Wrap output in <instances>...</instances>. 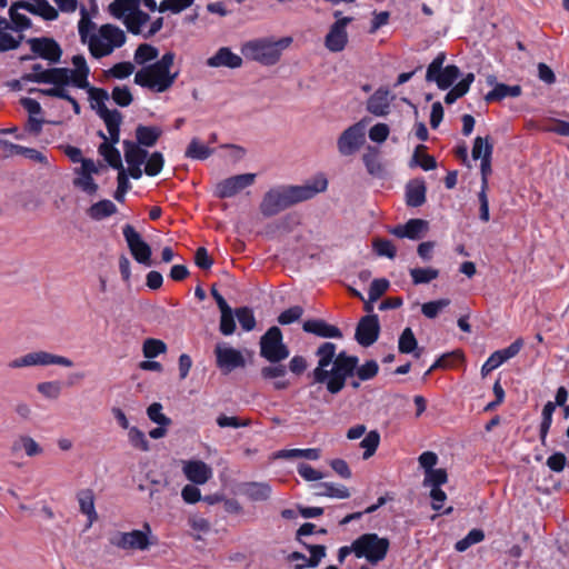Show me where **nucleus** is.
I'll return each mask as SVG.
<instances>
[{
    "instance_id": "nucleus-39",
    "label": "nucleus",
    "mask_w": 569,
    "mask_h": 569,
    "mask_svg": "<svg viewBox=\"0 0 569 569\" xmlns=\"http://www.w3.org/2000/svg\"><path fill=\"white\" fill-rule=\"evenodd\" d=\"M99 153L104 158L110 167L117 169L118 172L123 168L120 151L111 143L102 142L98 148Z\"/></svg>"
},
{
    "instance_id": "nucleus-34",
    "label": "nucleus",
    "mask_w": 569,
    "mask_h": 569,
    "mask_svg": "<svg viewBox=\"0 0 569 569\" xmlns=\"http://www.w3.org/2000/svg\"><path fill=\"white\" fill-rule=\"evenodd\" d=\"M100 37L114 48H120L126 42L124 32L117 26L107 23L100 27Z\"/></svg>"
},
{
    "instance_id": "nucleus-7",
    "label": "nucleus",
    "mask_w": 569,
    "mask_h": 569,
    "mask_svg": "<svg viewBox=\"0 0 569 569\" xmlns=\"http://www.w3.org/2000/svg\"><path fill=\"white\" fill-rule=\"evenodd\" d=\"M260 356L270 363H278L286 360L290 350L283 342L282 331L279 327H270L260 338Z\"/></svg>"
},
{
    "instance_id": "nucleus-58",
    "label": "nucleus",
    "mask_w": 569,
    "mask_h": 569,
    "mask_svg": "<svg viewBox=\"0 0 569 569\" xmlns=\"http://www.w3.org/2000/svg\"><path fill=\"white\" fill-rule=\"evenodd\" d=\"M493 152V146H487L486 152H483L480 171H481V189L488 188V177L491 174V156Z\"/></svg>"
},
{
    "instance_id": "nucleus-57",
    "label": "nucleus",
    "mask_w": 569,
    "mask_h": 569,
    "mask_svg": "<svg viewBox=\"0 0 569 569\" xmlns=\"http://www.w3.org/2000/svg\"><path fill=\"white\" fill-rule=\"evenodd\" d=\"M379 372V366L376 360H368L363 365H357L355 376L362 381L375 378Z\"/></svg>"
},
{
    "instance_id": "nucleus-27",
    "label": "nucleus",
    "mask_w": 569,
    "mask_h": 569,
    "mask_svg": "<svg viewBox=\"0 0 569 569\" xmlns=\"http://www.w3.org/2000/svg\"><path fill=\"white\" fill-rule=\"evenodd\" d=\"M161 134L162 130L159 127L139 124L136 128V143L141 147L151 148L158 142Z\"/></svg>"
},
{
    "instance_id": "nucleus-63",
    "label": "nucleus",
    "mask_w": 569,
    "mask_h": 569,
    "mask_svg": "<svg viewBox=\"0 0 569 569\" xmlns=\"http://www.w3.org/2000/svg\"><path fill=\"white\" fill-rule=\"evenodd\" d=\"M37 390L48 399H57L61 393V383L59 381L40 382Z\"/></svg>"
},
{
    "instance_id": "nucleus-16",
    "label": "nucleus",
    "mask_w": 569,
    "mask_h": 569,
    "mask_svg": "<svg viewBox=\"0 0 569 569\" xmlns=\"http://www.w3.org/2000/svg\"><path fill=\"white\" fill-rule=\"evenodd\" d=\"M393 97L386 88H379L367 100V110L376 117H385L390 112V103Z\"/></svg>"
},
{
    "instance_id": "nucleus-40",
    "label": "nucleus",
    "mask_w": 569,
    "mask_h": 569,
    "mask_svg": "<svg viewBox=\"0 0 569 569\" xmlns=\"http://www.w3.org/2000/svg\"><path fill=\"white\" fill-rule=\"evenodd\" d=\"M213 153V149L200 142L198 138H192L186 149L184 156L190 159L206 160Z\"/></svg>"
},
{
    "instance_id": "nucleus-9",
    "label": "nucleus",
    "mask_w": 569,
    "mask_h": 569,
    "mask_svg": "<svg viewBox=\"0 0 569 569\" xmlns=\"http://www.w3.org/2000/svg\"><path fill=\"white\" fill-rule=\"evenodd\" d=\"M59 365L63 367H72L73 362L66 357L49 353L47 351L30 352L26 356L14 359L9 363L10 368H22L29 366H49Z\"/></svg>"
},
{
    "instance_id": "nucleus-26",
    "label": "nucleus",
    "mask_w": 569,
    "mask_h": 569,
    "mask_svg": "<svg viewBox=\"0 0 569 569\" xmlns=\"http://www.w3.org/2000/svg\"><path fill=\"white\" fill-rule=\"evenodd\" d=\"M74 69L71 70L72 84L77 88H89L88 76L89 67L83 56L77 54L72 57Z\"/></svg>"
},
{
    "instance_id": "nucleus-2",
    "label": "nucleus",
    "mask_w": 569,
    "mask_h": 569,
    "mask_svg": "<svg viewBox=\"0 0 569 569\" xmlns=\"http://www.w3.org/2000/svg\"><path fill=\"white\" fill-rule=\"evenodd\" d=\"M327 184V180L322 179L312 186H279L271 188L263 194L259 210L264 218L277 216L281 211L325 191Z\"/></svg>"
},
{
    "instance_id": "nucleus-31",
    "label": "nucleus",
    "mask_w": 569,
    "mask_h": 569,
    "mask_svg": "<svg viewBox=\"0 0 569 569\" xmlns=\"http://www.w3.org/2000/svg\"><path fill=\"white\" fill-rule=\"evenodd\" d=\"M315 496L317 497H330L338 499H347L350 497V491L345 486H336L331 482H319L313 486Z\"/></svg>"
},
{
    "instance_id": "nucleus-5",
    "label": "nucleus",
    "mask_w": 569,
    "mask_h": 569,
    "mask_svg": "<svg viewBox=\"0 0 569 569\" xmlns=\"http://www.w3.org/2000/svg\"><path fill=\"white\" fill-rule=\"evenodd\" d=\"M109 545L123 551H146L156 545L157 539L152 535L149 522L142 525V529L131 531H114L108 538Z\"/></svg>"
},
{
    "instance_id": "nucleus-4",
    "label": "nucleus",
    "mask_w": 569,
    "mask_h": 569,
    "mask_svg": "<svg viewBox=\"0 0 569 569\" xmlns=\"http://www.w3.org/2000/svg\"><path fill=\"white\" fill-rule=\"evenodd\" d=\"M292 42V38L284 37L278 41L269 39H256L247 41L241 47V53L244 58L257 61L263 66L276 64L281 57L283 49L288 48Z\"/></svg>"
},
{
    "instance_id": "nucleus-45",
    "label": "nucleus",
    "mask_w": 569,
    "mask_h": 569,
    "mask_svg": "<svg viewBox=\"0 0 569 569\" xmlns=\"http://www.w3.org/2000/svg\"><path fill=\"white\" fill-rule=\"evenodd\" d=\"M20 3L21 1L13 2L9 9V16L13 23V29L18 31H22L31 27V20L27 16L18 12L19 9H22Z\"/></svg>"
},
{
    "instance_id": "nucleus-55",
    "label": "nucleus",
    "mask_w": 569,
    "mask_h": 569,
    "mask_svg": "<svg viewBox=\"0 0 569 569\" xmlns=\"http://www.w3.org/2000/svg\"><path fill=\"white\" fill-rule=\"evenodd\" d=\"M450 305V300L447 298L429 301L421 306L422 315L428 319H435L439 312Z\"/></svg>"
},
{
    "instance_id": "nucleus-33",
    "label": "nucleus",
    "mask_w": 569,
    "mask_h": 569,
    "mask_svg": "<svg viewBox=\"0 0 569 569\" xmlns=\"http://www.w3.org/2000/svg\"><path fill=\"white\" fill-rule=\"evenodd\" d=\"M149 20L150 16L140 10L139 7H136L134 10L127 13L122 21L129 32L132 34H139L141 32V27Z\"/></svg>"
},
{
    "instance_id": "nucleus-6",
    "label": "nucleus",
    "mask_w": 569,
    "mask_h": 569,
    "mask_svg": "<svg viewBox=\"0 0 569 569\" xmlns=\"http://www.w3.org/2000/svg\"><path fill=\"white\" fill-rule=\"evenodd\" d=\"M390 541L377 533H363L355 539V556L365 558L369 563L376 565L382 561L389 550Z\"/></svg>"
},
{
    "instance_id": "nucleus-30",
    "label": "nucleus",
    "mask_w": 569,
    "mask_h": 569,
    "mask_svg": "<svg viewBox=\"0 0 569 569\" xmlns=\"http://www.w3.org/2000/svg\"><path fill=\"white\" fill-rule=\"evenodd\" d=\"M521 92L522 89L519 84L509 86L505 83H496L493 89L486 94L485 100L487 102L500 101L507 97H519Z\"/></svg>"
},
{
    "instance_id": "nucleus-47",
    "label": "nucleus",
    "mask_w": 569,
    "mask_h": 569,
    "mask_svg": "<svg viewBox=\"0 0 569 569\" xmlns=\"http://www.w3.org/2000/svg\"><path fill=\"white\" fill-rule=\"evenodd\" d=\"M166 351L167 345L160 339L148 338L143 341L142 352L147 359H153Z\"/></svg>"
},
{
    "instance_id": "nucleus-28",
    "label": "nucleus",
    "mask_w": 569,
    "mask_h": 569,
    "mask_svg": "<svg viewBox=\"0 0 569 569\" xmlns=\"http://www.w3.org/2000/svg\"><path fill=\"white\" fill-rule=\"evenodd\" d=\"M80 511L88 517L90 527L97 519L98 515L94 508V495L91 489H83L77 493Z\"/></svg>"
},
{
    "instance_id": "nucleus-8",
    "label": "nucleus",
    "mask_w": 569,
    "mask_h": 569,
    "mask_svg": "<svg viewBox=\"0 0 569 569\" xmlns=\"http://www.w3.org/2000/svg\"><path fill=\"white\" fill-rule=\"evenodd\" d=\"M367 120L362 119L345 129L337 139L340 156L350 157L357 153L366 143Z\"/></svg>"
},
{
    "instance_id": "nucleus-14",
    "label": "nucleus",
    "mask_w": 569,
    "mask_h": 569,
    "mask_svg": "<svg viewBox=\"0 0 569 569\" xmlns=\"http://www.w3.org/2000/svg\"><path fill=\"white\" fill-rule=\"evenodd\" d=\"M217 366L224 372L229 373L237 368H243L246 360L242 353L231 347L217 345L214 349Z\"/></svg>"
},
{
    "instance_id": "nucleus-37",
    "label": "nucleus",
    "mask_w": 569,
    "mask_h": 569,
    "mask_svg": "<svg viewBox=\"0 0 569 569\" xmlns=\"http://www.w3.org/2000/svg\"><path fill=\"white\" fill-rule=\"evenodd\" d=\"M460 70L455 64L445 67L439 73L435 74V81L439 89L446 90L459 78Z\"/></svg>"
},
{
    "instance_id": "nucleus-59",
    "label": "nucleus",
    "mask_w": 569,
    "mask_h": 569,
    "mask_svg": "<svg viewBox=\"0 0 569 569\" xmlns=\"http://www.w3.org/2000/svg\"><path fill=\"white\" fill-rule=\"evenodd\" d=\"M148 418L159 426H170L171 419L162 413V405L160 402L151 403L147 409Z\"/></svg>"
},
{
    "instance_id": "nucleus-56",
    "label": "nucleus",
    "mask_w": 569,
    "mask_h": 569,
    "mask_svg": "<svg viewBox=\"0 0 569 569\" xmlns=\"http://www.w3.org/2000/svg\"><path fill=\"white\" fill-rule=\"evenodd\" d=\"M220 313L219 330L223 336H231L236 331L234 311L229 308Z\"/></svg>"
},
{
    "instance_id": "nucleus-53",
    "label": "nucleus",
    "mask_w": 569,
    "mask_h": 569,
    "mask_svg": "<svg viewBox=\"0 0 569 569\" xmlns=\"http://www.w3.org/2000/svg\"><path fill=\"white\" fill-rule=\"evenodd\" d=\"M302 545L309 550L310 558L308 559L307 563L298 565L297 569H301L305 566L311 568L317 567L321 559L326 557V547L322 545H308L306 542H302Z\"/></svg>"
},
{
    "instance_id": "nucleus-1",
    "label": "nucleus",
    "mask_w": 569,
    "mask_h": 569,
    "mask_svg": "<svg viewBox=\"0 0 569 569\" xmlns=\"http://www.w3.org/2000/svg\"><path fill=\"white\" fill-rule=\"evenodd\" d=\"M316 356L318 365L312 371L313 382L325 385L331 395L339 393L348 379L355 377L359 358L346 351L337 353V346L333 342L321 343Z\"/></svg>"
},
{
    "instance_id": "nucleus-12",
    "label": "nucleus",
    "mask_w": 569,
    "mask_h": 569,
    "mask_svg": "<svg viewBox=\"0 0 569 569\" xmlns=\"http://www.w3.org/2000/svg\"><path fill=\"white\" fill-rule=\"evenodd\" d=\"M380 323L377 315L362 317L356 328L355 339L362 347L372 346L379 338Z\"/></svg>"
},
{
    "instance_id": "nucleus-44",
    "label": "nucleus",
    "mask_w": 569,
    "mask_h": 569,
    "mask_svg": "<svg viewBox=\"0 0 569 569\" xmlns=\"http://www.w3.org/2000/svg\"><path fill=\"white\" fill-rule=\"evenodd\" d=\"M103 121L109 133L108 143H111L114 147L120 140V126L122 123V114L121 112H117Z\"/></svg>"
},
{
    "instance_id": "nucleus-50",
    "label": "nucleus",
    "mask_w": 569,
    "mask_h": 569,
    "mask_svg": "<svg viewBox=\"0 0 569 569\" xmlns=\"http://www.w3.org/2000/svg\"><path fill=\"white\" fill-rule=\"evenodd\" d=\"M234 316L237 317L241 328L244 331H251L256 328V318L253 311L249 307H240L234 310Z\"/></svg>"
},
{
    "instance_id": "nucleus-18",
    "label": "nucleus",
    "mask_w": 569,
    "mask_h": 569,
    "mask_svg": "<svg viewBox=\"0 0 569 569\" xmlns=\"http://www.w3.org/2000/svg\"><path fill=\"white\" fill-rule=\"evenodd\" d=\"M428 230V221L422 219H410L405 224L396 226L390 232L398 238L411 240L421 239Z\"/></svg>"
},
{
    "instance_id": "nucleus-38",
    "label": "nucleus",
    "mask_w": 569,
    "mask_h": 569,
    "mask_svg": "<svg viewBox=\"0 0 569 569\" xmlns=\"http://www.w3.org/2000/svg\"><path fill=\"white\" fill-rule=\"evenodd\" d=\"M320 457L321 450L318 448L282 449L276 453V458L281 459L305 458L309 460H318Z\"/></svg>"
},
{
    "instance_id": "nucleus-43",
    "label": "nucleus",
    "mask_w": 569,
    "mask_h": 569,
    "mask_svg": "<svg viewBox=\"0 0 569 569\" xmlns=\"http://www.w3.org/2000/svg\"><path fill=\"white\" fill-rule=\"evenodd\" d=\"M89 50L94 58H102L109 56L113 51V46L109 44L101 37L91 34L89 41Z\"/></svg>"
},
{
    "instance_id": "nucleus-25",
    "label": "nucleus",
    "mask_w": 569,
    "mask_h": 569,
    "mask_svg": "<svg viewBox=\"0 0 569 569\" xmlns=\"http://www.w3.org/2000/svg\"><path fill=\"white\" fill-rule=\"evenodd\" d=\"M23 10L40 16L44 20L52 21L58 18V11L48 2V0H33V2L21 1Z\"/></svg>"
},
{
    "instance_id": "nucleus-49",
    "label": "nucleus",
    "mask_w": 569,
    "mask_h": 569,
    "mask_svg": "<svg viewBox=\"0 0 569 569\" xmlns=\"http://www.w3.org/2000/svg\"><path fill=\"white\" fill-rule=\"evenodd\" d=\"M159 51L149 43H141L134 51V61L138 64H144L158 58Z\"/></svg>"
},
{
    "instance_id": "nucleus-19",
    "label": "nucleus",
    "mask_w": 569,
    "mask_h": 569,
    "mask_svg": "<svg viewBox=\"0 0 569 569\" xmlns=\"http://www.w3.org/2000/svg\"><path fill=\"white\" fill-rule=\"evenodd\" d=\"M182 470L187 479L196 485L206 483L212 476L211 468L201 460L186 461Z\"/></svg>"
},
{
    "instance_id": "nucleus-62",
    "label": "nucleus",
    "mask_w": 569,
    "mask_h": 569,
    "mask_svg": "<svg viewBox=\"0 0 569 569\" xmlns=\"http://www.w3.org/2000/svg\"><path fill=\"white\" fill-rule=\"evenodd\" d=\"M134 70V66L129 61L118 62L110 68L106 73L116 79H124L129 77Z\"/></svg>"
},
{
    "instance_id": "nucleus-41",
    "label": "nucleus",
    "mask_w": 569,
    "mask_h": 569,
    "mask_svg": "<svg viewBox=\"0 0 569 569\" xmlns=\"http://www.w3.org/2000/svg\"><path fill=\"white\" fill-rule=\"evenodd\" d=\"M412 283L415 286L427 284L439 277V270L436 268H411L409 270Z\"/></svg>"
},
{
    "instance_id": "nucleus-15",
    "label": "nucleus",
    "mask_w": 569,
    "mask_h": 569,
    "mask_svg": "<svg viewBox=\"0 0 569 569\" xmlns=\"http://www.w3.org/2000/svg\"><path fill=\"white\" fill-rule=\"evenodd\" d=\"M31 51L42 59L49 60L52 63L60 61L62 50L59 43L51 38H32L29 39Z\"/></svg>"
},
{
    "instance_id": "nucleus-52",
    "label": "nucleus",
    "mask_w": 569,
    "mask_h": 569,
    "mask_svg": "<svg viewBox=\"0 0 569 569\" xmlns=\"http://www.w3.org/2000/svg\"><path fill=\"white\" fill-rule=\"evenodd\" d=\"M144 173L150 177L159 174L163 168L164 159L161 152L154 151L146 159Z\"/></svg>"
},
{
    "instance_id": "nucleus-20",
    "label": "nucleus",
    "mask_w": 569,
    "mask_h": 569,
    "mask_svg": "<svg viewBox=\"0 0 569 569\" xmlns=\"http://www.w3.org/2000/svg\"><path fill=\"white\" fill-rule=\"evenodd\" d=\"M302 329L305 332L312 333L321 338H342L341 330L322 319H310L303 322Z\"/></svg>"
},
{
    "instance_id": "nucleus-46",
    "label": "nucleus",
    "mask_w": 569,
    "mask_h": 569,
    "mask_svg": "<svg viewBox=\"0 0 569 569\" xmlns=\"http://www.w3.org/2000/svg\"><path fill=\"white\" fill-rule=\"evenodd\" d=\"M557 405L552 401H548L542 409V419L540 423V440L541 443H546L547 435L549 432V429L551 427L552 422V415L556 410Z\"/></svg>"
},
{
    "instance_id": "nucleus-3",
    "label": "nucleus",
    "mask_w": 569,
    "mask_h": 569,
    "mask_svg": "<svg viewBox=\"0 0 569 569\" xmlns=\"http://www.w3.org/2000/svg\"><path fill=\"white\" fill-rule=\"evenodd\" d=\"M176 54L166 52L158 61L141 68L134 74V83L154 92L169 90L177 80L179 72H171Z\"/></svg>"
},
{
    "instance_id": "nucleus-11",
    "label": "nucleus",
    "mask_w": 569,
    "mask_h": 569,
    "mask_svg": "<svg viewBox=\"0 0 569 569\" xmlns=\"http://www.w3.org/2000/svg\"><path fill=\"white\" fill-rule=\"evenodd\" d=\"M256 173H242L229 177L216 184L214 194L219 199L234 197L241 190L254 183Z\"/></svg>"
},
{
    "instance_id": "nucleus-35",
    "label": "nucleus",
    "mask_w": 569,
    "mask_h": 569,
    "mask_svg": "<svg viewBox=\"0 0 569 569\" xmlns=\"http://www.w3.org/2000/svg\"><path fill=\"white\" fill-rule=\"evenodd\" d=\"M398 349L400 353H411L415 352V357L419 358L421 355V349H418V341L415 337L411 328H406L398 341Z\"/></svg>"
},
{
    "instance_id": "nucleus-61",
    "label": "nucleus",
    "mask_w": 569,
    "mask_h": 569,
    "mask_svg": "<svg viewBox=\"0 0 569 569\" xmlns=\"http://www.w3.org/2000/svg\"><path fill=\"white\" fill-rule=\"evenodd\" d=\"M194 0H162L159 4V11H171L179 13L193 4Z\"/></svg>"
},
{
    "instance_id": "nucleus-17",
    "label": "nucleus",
    "mask_w": 569,
    "mask_h": 569,
    "mask_svg": "<svg viewBox=\"0 0 569 569\" xmlns=\"http://www.w3.org/2000/svg\"><path fill=\"white\" fill-rule=\"evenodd\" d=\"M426 181L421 178H415L407 182L405 200L406 204L411 208H418L426 203L427 200Z\"/></svg>"
},
{
    "instance_id": "nucleus-54",
    "label": "nucleus",
    "mask_w": 569,
    "mask_h": 569,
    "mask_svg": "<svg viewBox=\"0 0 569 569\" xmlns=\"http://www.w3.org/2000/svg\"><path fill=\"white\" fill-rule=\"evenodd\" d=\"M139 7L137 3H131L130 0H114L109 4V12L116 18L123 20L129 11Z\"/></svg>"
},
{
    "instance_id": "nucleus-13",
    "label": "nucleus",
    "mask_w": 569,
    "mask_h": 569,
    "mask_svg": "<svg viewBox=\"0 0 569 569\" xmlns=\"http://www.w3.org/2000/svg\"><path fill=\"white\" fill-rule=\"evenodd\" d=\"M353 21V18H343L331 24L325 37V46L331 52L342 51L348 43L347 26Z\"/></svg>"
},
{
    "instance_id": "nucleus-32",
    "label": "nucleus",
    "mask_w": 569,
    "mask_h": 569,
    "mask_svg": "<svg viewBox=\"0 0 569 569\" xmlns=\"http://www.w3.org/2000/svg\"><path fill=\"white\" fill-rule=\"evenodd\" d=\"M124 159L128 164H143L149 152L134 141H123Z\"/></svg>"
},
{
    "instance_id": "nucleus-48",
    "label": "nucleus",
    "mask_w": 569,
    "mask_h": 569,
    "mask_svg": "<svg viewBox=\"0 0 569 569\" xmlns=\"http://www.w3.org/2000/svg\"><path fill=\"white\" fill-rule=\"evenodd\" d=\"M380 443V433L377 430L369 431L361 440L360 447L363 451V459H369L375 455Z\"/></svg>"
},
{
    "instance_id": "nucleus-64",
    "label": "nucleus",
    "mask_w": 569,
    "mask_h": 569,
    "mask_svg": "<svg viewBox=\"0 0 569 569\" xmlns=\"http://www.w3.org/2000/svg\"><path fill=\"white\" fill-rule=\"evenodd\" d=\"M373 249L378 256L388 257L389 259H393L397 254L396 247L388 239H376L373 241Z\"/></svg>"
},
{
    "instance_id": "nucleus-23",
    "label": "nucleus",
    "mask_w": 569,
    "mask_h": 569,
    "mask_svg": "<svg viewBox=\"0 0 569 569\" xmlns=\"http://www.w3.org/2000/svg\"><path fill=\"white\" fill-rule=\"evenodd\" d=\"M36 83H50L53 86H66L72 83L71 69L50 68L36 77Z\"/></svg>"
},
{
    "instance_id": "nucleus-21",
    "label": "nucleus",
    "mask_w": 569,
    "mask_h": 569,
    "mask_svg": "<svg viewBox=\"0 0 569 569\" xmlns=\"http://www.w3.org/2000/svg\"><path fill=\"white\" fill-rule=\"evenodd\" d=\"M207 66L211 68L227 67L237 69L242 66V58L233 53L230 48L221 47L218 51L207 60Z\"/></svg>"
},
{
    "instance_id": "nucleus-60",
    "label": "nucleus",
    "mask_w": 569,
    "mask_h": 569,
    "mask_svg": "<svg viewBox=\"0 0 569 569\" xmlns=\"http://www.w3.org/2000/svg\"><path fill=\"white\" fill-rule=\"evenodd\" d=\"M448 481L447 471L442 468L435 469L426 473L423 485L431 488H440V486L445 485Z\"/></svg>"
},
{
    "instance_id": "nucleus-51",
    "label": "nucleus",
    "mask_w": 569,
    "mask_h": 569,
    "mask_svg": "<svg viewBox=\"0 0 569 569\" xmlns=\"http://www.w3.org/2000/svg\"><path fill=\"white\" fill-rule=\"evenodd\" d=\"M128 439H129L130 445L133 448L139 449L143 452H147L150 450L149 441H148L144 432L142 430H140L139 428L131 427L128 432Z\"/></svg>"
},
{
    "instance_id": "nucleus-10",
    "label": "nucleus",
    "mask_w": 569,
    "mask_h": 569,
    "mask_svg": "<svg viewBox=\"0 0 569 569\" xmlns=\"http://www.w3.org/2000/svg\"><path fill=\"white\" fill-rule=\"evenodd\" d=\"M122 232L134 260L141 264L151 266V248L142 240L140 233L131 224H126Z\"/></svg>"
},
{
    "instance_id": "nucleus-24",
    "label": "nucleus",
    "mask_w": 569,
    "mask_h": 569,
    "mask_svg": "<svg viewBox=\"0 0 569 569\" xmlns=\"http://www.w3.org/2000/svg\"><path fill=\"white\" fill-rule=\"evenodd\" d=\"M362 162L367 172L376 178H383L386 174L385 166L380 158V151L377 147L368 146L362 154Z\"/></svg>"
},
{
    "instance_id": "nucleus-29",
    "label": "nucleus",
    "mask_w": 569,
    "mask_h": 569,
    "mask_svg": "<svg viewBox=\"0 0 569 569\" xmlns=\"http://www.w3.org/2000/svg\"><path fill=\"white\" fill-rule=\"evenodd\" d=\"M241 492L252 501H264L271 495V488L264 482H244Z\"/></svg>"
},
{
    "instance_id": "nucleus-42",
    "label": "nucleus",
    "mask_w": 569,
    "mask_h": 569,
    "mask_svg": "<svg viewBox=\"0 0 569 569\" xmlns=\"http://www.w3.org/2000/svg\"><path fill=\"white\" fill-rule=\"evenodd\" d=\"M426 149L427 147L425 144H419L416 147L410 166H419L426 171L437 168V161L432 156L421 153Z\"/></svg>"
},
{
    "instance_id": "nucleus-22",
    "label": "nucleus",
    "mask_w": 569,
    "mask_h": 569,
    "mask_svg": "<svg viewBox=\"0 0 569 569\" xmlns=\"http://www.w3.org/2000/svg\"><path fill=\"white\" fill-rule=\"evenodd\" d=\"M88 90L89 99L91 102V108L97 111L98 116L104 120L117 112L119 110H109L106 106V101L109 99V93L106 89L90 87L86 88Z\"/></svg>"
},
{
    "instance_id": "nucleus-36",
    "label": "nucleus",
    "mask_w": 569,
    "mask_h": 569,
    "mask_svg": "<svg viewBox=\"0 0 569 569\" xmlns=\"http://www.w3.org/2000/svg\"><path fill=\"white\" fill-rule=\"evenodd\" d=\"M88 214L93 220H102L117 212V207L111 200H100L88 209Z\"/></svg>"
}]
</instances>
